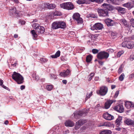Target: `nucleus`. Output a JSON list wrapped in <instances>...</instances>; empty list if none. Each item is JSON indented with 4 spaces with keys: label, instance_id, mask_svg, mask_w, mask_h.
Masks as SVG:
<instances>
[{
    "label": "nucleus",
    "instance_id": "52",
    "mask_svg": "<svg viewBox=\"0 0 134 134\" xmlns=\"http://www.w3.org/2000/svg\"><path fill=\"white\" fill-rule=\"evenodd\" d=\"M51 77H52L54 79H56L57 78V76L56 75H54L53 74H52L51 75Z\"/></svg>",
    "mask_w": 134,
    "mask_h": 134
},
{
    "label": "nucleus",
    "instance_id": "44",
    "mask_svg": "<svg viewBox=\"0 0 134 134\" xmlns=\"http://www.w3.org/2000/svg\"><path fill=\"white\" fill-rule=\"evenodd\" d=\"M39 26L38 24L37 23H34L33 25V27L34 29L35 27L37 28L39 26Z\"/></svg>",
    "mask_w": 134,
    "mask_h": 134
},
{
    "label": "nucleus",
    "instance_id": "49",
    "mask_svg": "<svg viewBox=\"0 0 134 134\" xmlns=\"http://www.w3.org/2000/svg\"><path fill=\"white\" fill-rule=\"evenodd\" d=\"M131 23L132 25L134 27V19H132L131 20Z\"/></svg>",
    "mask_w": 134,
    "mask_h": 134
},
{
    "label": "nucleus",
    "instance_id": "50",
    "mask_svg": "<svg viewBox=\"0 0 134 134\" xmlns=\"http://www.w3.org/2000/svg\"><path fill=\"white\" fill-rule=\"evenodd\" d=\"M134 77V74H131L129 76V78L130 79H131L133 78Z\"/></svg>",
    "mask_w": 134,
    "mask_h": 134
},
{
    "label": "nucleus",
    "instance_id": "22",
    "mask_svg": "<svg viewBox=\"0 0 134 134\" xmlns=\"http://www.w3.org/2000/svg\"><path fill=\"white\" fill-rule=\"evenodd\" d=\"M59 28L64 29L66 27V25L65 23L62 21H58Z\"/></svg>",
    "mask_w": 134,
    "mask_h": 134
},
{
    "label": "nucleus",
    "instance_id": "23",
    "mask_svg": "<svg viewBox=\"0 0 134 134\" xmlns=\"http://www.w3.org/2000/svg\"><path fill=\"white\" fill-rule=\"evenodd\" d=\"M122 5L123 6L126 7L129 9H131L133 7L131 3L129 2L123 4Z\"/></svg>",
    "mask_w": 134,
    "mask_h": 134
},
{
    "label": "nucleus",
    "instance_id": "15",
    "mask_svg": "<svg viewBox=\"0 0 134 134\" xmlns=\"http://www.w3.org/2000/svg\"><path fill=\"white\" fill-rule=\"evenodd\" d=\"M86 122V121L85 120H79L78 121L76 122V125H77V126H76V129H77L80 126L82 125L83 124Z\"/></svg>",
    "mask_w": 134,
    "mask_h": 134
},
{
    "label": "nucleus",
    "instance_id": "43",
    "mask_svg": "<svg viewBox=\"0 0 134 134\" xmlns=\"http://www.w3.org/2000/svg\"><path fill=\"white\" fill-rule=\"evenodd\" d=\"M39 28L40 29L41 34H43L44 32L45 29L43 27L40 26L39 27Z\"/></svg>",
    "mask_w": 134,
    "mask_h": 134
},
{
    "label": "nucleus",
    "instance_id": "41",
    "mask_svg": "<svg viewBox=\"0 0 134 134\" xmlns=\"http://www.w3.org/2000/svg\"><path fill=\"white\" fill-rule=\"evenodd\" d=\"M94 73H92L90 74V75L88 76L89 78L88 80L89 81H90L91 80L93 76H94Z\"/></svg>",
    "mask_w": 134,
    "mask_h": 134
},
{
    "label": "nucleus",
    "instance_id": "42",
    "mask_svg": "<svg viewBox=\"0 0 134 134\" xmlns=\"http://www.w3.org/2000/svg\"><path fill=\"white\" fill-rule=\"evenodd\" d=\"M123 69V67H122V65H121L119 67L118 70V72L119 73H121Z\"/></svg>",
    "mask_w": 134,
    "mask_h": 134
},
{
    "label": "nucleus",
    "instance_id": "62",
    "mask_svg": "<svg viewBox=\"0 0 134 134\" xmlns=\"http://www.w3.org/2000/svg\"><path fill=\"white\" fill-rule=\"evenodd\" d=\"M8 123V120H6L4 122V124L6 125H7Z\"/></svg>",
    "mask_w": 134,
    "mask_h": 134
},
{
    "label": "nucleus",
    "instance_id": "45",
    "mask_svg": "<svg viewBox=\"0 0 134 134\" xmlns=\"http://www.w3.org/2000/svg\"><path fill=\"white\" fill-rule=\"evenodd\" d=\"M99 51L98 50L96 49H93L92 50V52L93 54H96Z\"/></svg>",
    "mask_w": 134,
    "mask_h": 134
},
{
    "label": "nucleus",
    "instance_id": "10",
    "mask_svg": "<svg viewBox=\"0 0 134 134\" xmlns=\"http://www.w3.org/2000/svg\"><path fill=\"white\" fill-rule=\"evenodd\" d=\"M39 27H40V26H39L37 28L35 27V29L36 33L34 30H32L31 31V33L32 35L34 40L36 39L37 37V35L36 33L41 34L40 29L39 28Z\"/></svg>",
    "mask_w": 134,
    "mask_h": 134
},
{
    "label": "nucleus",
    "instance_id": "29",
    "mask_svg": "<svg viewBox=\"0 0 134 134\" xmlns=\"http://www.w3.org/2000/svg\"><path fill=\"white\" fill-rule=\"evenodd\" d=\"M118 11L119 12L121 13V14H123L126 12L125 9L124 8L120 7H119L118 9Z\"/></svg>",
    "mask_w": 134,
    "mask_h": 134
},
{
    "label": "nucleus",
    "instance_id": "60",
    "mask_svg": "<svg viewBox=\"0 0 134 134\" xmlns=\"http://www.w3.org/2000/svg\"><path fill=\"white\" fill-rule=\"evenodd\" d=\"M116 87V86L115 85H112L111 86V88L112 89H113L114 88Z\"/></svg>",
    "mask_w": 134,
    "mask_h": 134
},
{
    "label": "nucleus",
    "instance_id": "56",
    "mask_svg": "<svg viewBox=\"0 0 134 134\" xmlns=\"http://www.w3.org/2000/svg\"><path fill=\"white\" fill-rule=\"evenodd\" d=\"M63 83L64 84H66L67 83V81L66 80H63L62 81Z\"/></svg>",
    "mask_w": 134,
    "mask_h": 134
},
{
    "label": "nucleus",
    "instance_id": "27",
    "mask_svg": "<svg viewBox=\"0 0 134 134\" xmlns=\"http://www.w3.org/2000/svg\"><path fill=\"white\" fill-rule=\"evenodd\" d=\"M122 118L121 116H119L116 119L115 121V123L117 125L119 126L121 122Z\"/></svg>",
    "mask_w": 134,
    "mask_h": 134
},
{
    "label": "nucleus",
    "instance_id": "53",
    "mask_svg": "<svg viewBox=\"0 0 134 134\" xmlns=\"http://www.w3.org/2000/svg\"><path fill=\"white\" fill-rule=\"evenodd\" d=\"M25 86L24 85H21L20 86V89L21 90H22L25 88Z\"/></svg>",
    "mask_w": 134,
    "mask_h": 134
},
{
    "label": "nucleus",
    "instance_id": "64",
    "mask_svg": "<svg viewBox=\"0 0 134 134\" xmlns=\"http://www.w3.org/2000/svg\"><path fill=\"white\" fill-rule=\"evenodd\" d=\"M36 80L37 81L39 79V77L38 76H36L35 77Z\"/></svg>",
    "mask_w": 134,
    "mask_h": 134
},
{
    "label": "nucleus",
    "instance_id": "28",
    "mask_svg": "<svg viewBox=\"0 0 134 134\" xmlns=\"http://www.w3.org/2000/svg\"><path fill=\"white\" fill-rule=\"evenodd\" d=\"M109 3H113L115 5L119 4V2L116 0H106Z\"/></svg>",
    "mask_w": 134,
    "mask_h": 134
},
{
    "label": "nucleus",
    "instance_id": "9",
    "mask_svg": "<svg viewBox=\"0 0 134 134\" xmlns=\"http://www.w3.org/2000/svg\"><path fill=\"white\" fill-rule=\"evenodd\" d=\"M87 112L85 111H81L75 112L74 113L75 118L77 119L81 116H84L86 115Z\"/></svg>",
    "mask_w": 134,
    "mask_h": 134
},
{
    "label": "nucleus",
    "instance_id": "7",
    "mask_svg": "<svg viewBox=\"0 0 134 134\" xmlns=\"http://www.w3.org/2000/svg\"><path fill=\"white\" fill-rule=\"evenodd\" d=\"M73 18L74 20H76L78 24L83 23L82 19L80 17V15L78 13H75L73 15Z\"/></svg>",
    "mask_w": 134,
    "mask_h": 134
},
{
    "label": "nucleus",
    "instance_id": "11",
    "mask_svg": "<svg viewBox=\"0 0 134 134\" xmlns=\"http://www.w3.org/2000/svg\"><path fill=\"white\" fill-rule=\"evenodd\" d=\"M103 117L106 120H111L114 118L113 116L108 114V113H104L103 115Z\"/></svg>",
    "mask_w": 134,
    "mask_h": 134
},
{
    "label": "nucleus",
    "instance_id": "57",
    "mask_svg": "<svg viewBox=\"0 0 134 134\" xmlns=\"http://www.w3.org/2000/svg\"><path fill=\"white\" fill-rule=\"evenodd\" d=\"M108 50V51L109 52H114L113 49H109Z\"/></svg>",
    "mask_w": 134,
    "mask_h": 134
},
{
    "label": "nucleus",
    "instance_id": "13",
    "mask_svg": "<svg viewBox=\"0 0 134 134\" xmlns=\"http://www.w3.org/2000/svg\"><path fill=\"white\" fill-rule=\"evenodd\" d=\"M70 72L69 70H67L66 71H64L60 74V75L61 76L65 77L70 75Z\"/></svg>",
    "mask_w": 134,
    "mask_h": 134
},
{
    "label": "nucleus",
    "instance_id": "31",
    "mask_svg": "<svg viewBox=\"0 0 134 134\" xmlns=\"http://www.w3.org/2000/svg\"><path fill=\"white\" fill-rule=\"evenodd\" d=\"M103 6V7L106 8L105 9H107L108 10H110V8L111 7V5L110 4H107L106 3H104L102 5Z\"/></svg>",
    "mask_w": 134,
    "mask_h": 134
},
{
    "label": "nucleus",
    "instance_id": "5",
    "mask_svg": "<svg viewBox=\"0 0 134 134\" xmlns=\"http://www.w3.org/2000/svg\"><path fill=\"white\" fill-rule=\"evenodd\" d=\"M99 15L100 16L105 17L108 16V12L107 9L98 8L97 9Z\"/></svg>",
    "mask_w": 134,
    "mask_h": 134
},
{
    "label": "nucleus",
    "instance_id": "21",
    "mask_svg": "<svg viewBox=\"0 0 134 134\" xmlns=\"http://www.w3.org/2000/svg\"><path fill=\"white\" fill-rule=\"evenodd\" d=\"M65 125L66 126L72 127L74 125V123L70 120L67 121L65 123Z\"/></svg>",
    "mask_w": 134,
    "mask_h": 134
},
{
    "label": "nucleus",
    "instance_id": "16",
    "mask_svg": "<svg viewBox=\"0 0 134 134\" xmlns=\"http://www.w3.org/2000/svg\"><path fill=\"white\" fill-rule=\"evenodd\" d=\"M105 22L108 26H112L114 24V21L109 19H106Z\"/></svg>",
    "mask_w": 134,
    "mask_h": 134
},
{
    "label": "nucleus",
    "instance_id": "6",
    "mask_svg": "<svg viewBox=\"0 0 134 134\" xmlns=\"http://www.w3.org/2000/svg\"><path fill=\"white\" fill-rule=\"evenodd\" d=\"M103 28V25L100 23L95 24L91 28V29L93 31L100 30L102 29Z\"/></svg>",
    "mask_w": 134,
    "mask_h": 134
},
{
    "label": "nucleus",
    "instance_id": "24",
    "mask_svg": "<svg viewBox=\"0 0 134 134\" xmlns=\"http://www.w3.org/2000/svg\"><path fill=\"white\" fill-rule=\"evenodd\" d=\"M126 123L128 125H134V121L130 119H127L125 120Z\"/></svg>",
    "mask_w": 134,
    "mask_h": 134
},
{
    "label": "nucleus",
    "instance_id": "40",
    "mask_svg": "<svg viewBox=\"0 0 134 134\" xmlns=\"http://www.w3.org/2000/svg\"><path fill=\"white\" fill-rule=\"evenodd\" d=\"M40 60L41 62L43 63L46 62L47 61V59L44 58H41L40 59Z\"/></svg>",
    "mask_w": 134,
    "mask_h": 134
},
{
    "label": "nucleus",
    "instance_id": "1",
    "mask_svg": "<svg viewBox=\"0 0 134 134\" xmlns=\"http://www.w3.org/2000/svg\"><path fill=\"white\" fill-rule=\"evenodd\" d=\"M12 78L15 80L18 84H20L23 82L24 78L19 74L14 72L12 75Z\"/></svg>",
    "mask_w": 134,
    "mask_h": 134
},
{
    "label": "nucleus",
    "instance_id": "18",
    "mask_svg": "<svg viewBox=\"0 0 134 134\" xmlns=\"http://www.w3.org/2000/svg\"><path fill=\"white\" fill-rule=\"evenodd\" d=\"M120 22L121 24L126 27L128 26V24L127 21L125 19H120Z\"/></svg>",
    "mask_w": 134,
    "mask_h": 134
},
{
    "label": "nucleus",
    "instance_id": "38",
    "mask_svg": "<svg viewBox=\"0 0 134 134\" xmlns=\"http://www.w3.org/2000/svg\"><path fill=\"white\" fill-rule=\"evenodd\" d=\"M3 81L2 80H0V85L1 86L4 88L6 89L7 87L3 85Z\"/></svg>",
    "mask_w": 134,
    "mask_h": 134
},
{
    "label": "nucleus",
    "instance_id": "61",
    "mask_svg": "<svg viewBox=\"0 0 134 134\" xmlns=\"http://www.w3.org/2000/svg\"><path fill=\"white\" fill-rule=\"evenodd\" d=\"M25 21H21V23L22 24H25Z\"/></svg>",
    "mask_w": 134,
    "mask_h": 134
},
{
    "label": "nucleus",
    "instance_id": "14",
    "mask_svg": "<svg viewBox=\"0 0 134 134\" xmlns=\"http://www.w3.org/2000/svg\"><path fill=\"white\" fill-rule=\"evenodd\" d=\"M114 108L115 110L120 113L122 112L124 110L123 107L122 105H117Z\"/></svg>",
    "mask_w": 134,
    "mask_h": 134
},
{
    "label": "nucleus",
    "instance_id": "34",
    "mask_svg": "<svg viewBox=\"0 0 134 134\" xmlns=\"http://www.w3.org/2000/svg\"><path fill=\"white\" fill-rule=\"evenodd\" d=\"M125 75L124 73H122L119 77V80L121 81H122L124 78Z\"/></svg>",
    "mask_w": 134,
    "mask_h": 134
},
{
    "label": "nucleus",
    "instance_id": "8",
    "mask_svg": "<svg viewBox=\"0 0 134 134\" xmlns=\"http://www.w3.org/2000/svg\"><path fill=\"white\" fill-rule=\"evenodd\" d=\"M108 91V89L107 87L105 86H102L100 87L98 92H97V93L100 95L104 96L107 94Z\"/></svg>",
    "mask_w": 134,
    "mask_h": 134
},
{
    "label": "nucleus",
    "instance_id": "35",
    "mask_svg": "<svg viewBox=\"0 0 134 134\" xmlns=\"http://www.w3.org/2000/svg\"><path fill=\"white\" fill-rule=\"evenodd\" d=\"M92 92H91L89 93H87L86 96V98L85 99L86 100H87L92 95Z\"/></svg>",
    "mask_w": 134,
    "mask_h": 134
},
{
    "label": "nucleus",
    "instance_id": "47",
    "mask_svg": "<svg viewBox=\"0 0 134 134\" xmlns=\"http://www.w3.org/2000/svg\"><path fill=\"white\" fill-rule=\"evenodd\" d=\"M119 91H117L115 93V95L114 96V98H117L119 94Z\"/></svg>",
    "mask_w": 134,
    "mask_h": 134
},
{
    "label": "nucleus",
    "instance_id": "39",
    "mask_svg": "<svg viewBox=\"0 0 134 134\" xmlns=\"http://www.w3.org/2000/svg\"><path fill=\"white\" fill-rule=\"evenodd\" d=\"M16 8L15 7L13 8L12 9H10V12L12 13V14L16 13Z\"/></svg>",
    "mask_w": 134,
    "mask_h": 134
},
{
    "label": "nucleus",
    "instance_id": "59",
    "mask_svg": "<svg viewBox=\"0 0 134 134\" xmlns=\"http://www.w3.org/2000/svg\"><path fill=\"white\" fill-rule=\"evenodd\" d=\"M18 35L17 34H15L14 35V37L15 38H17L18 37Z\"/></svg>",
    "mask_w": 134,
    "mask_h": 134
},
{
    "label": "nucleus",
    "instance_id": "58",
    "mask_svg": "<svg viewBox=\"0 0 134 134\" xmlns=\"http://www.w3.org/2000/svg\"><path fill=\"white\" fill-rule=\"evenodd\" d=\"M17 64V63L16 62V63H15L14 64H12V65L14 67V66H16Z\"/></svg>",
    "mask_w": 134,
    "mask_h": 134
},
{
    "label": "nucleus",
    "instance_id": "17",
    "mask_svg": "<svg viewBox=\"0 0 134 134\" xmlns=\"http://www.w3.org/2000/svg\"><path fill=\"white\" fill-rule=\"evenodd\" d=\"M125 107L127 109H129L131 108L134 107V104L132 102H127L125 103Z\"/></svg>",
    "mask_w": 134,
    "mask_h": 134
},
{
    "label": "nucleus",
    "instance_id": "25",
    "mask_svg": "<svg viewBox=\"0 0 134 134\" xmlns=\"http://www.w3.org/2000/svg\"><path fill=\"white\" fill-rule=\"evenodd\" d=\"M112 132L109 130H104L100 132V134H111Z\"/></svg>",
    "mask_w": 134,
    "mask_h": 134
},
{
    "label": "nucleus",
    "instance_id": "36",
    "mask_svg": "<svg viewBox=\"0 0 134 134\" xmlns=\"http://www.w3.org/2000/svg\"><path fill=\"white\" fill-rule=\"evenodd\" d=\"M124 53V52L122 51L119 52L117 53V57H120V56Z\"/></svg>",
    "mask_w": 134,
    "mask_h": 134
},
{
    "label": "nucleus",
    "instance_id": "48",
    "mask_svg": "<svg viewBox=\"0 0 134 134\" xmlns=\"http://www.w3.org/2000/svg\"><path fill=\"white\" fill-rule=\"evenodd\" d=\"M130 59L131 61H132L134 59V54L131 55L130 57Z\"/></svg>",
    "mask_w": 134,
    "mask_h": 134
},
{
    "label": "nucleus",
    "instance_id": "51",
    "mask_svg": "<svg viewBox=\"0 0 134 134\" xmlns=\"http://www.w3.org/2000/svg\"><path fill=\"white\" fill-rule=\"evenodd\" d=\"M86 1H87L88 3H87V4H90V2H95V0H86Z\"/></svg>",
    "mask_w": 134,
    "mask_h": 134
},
{
    "label": "nucleus",
    "instance_id": "63",
    "mask_svg": "<svg viewBox=\"0 0 134 134\" xmlns=\"http://www.w3.org/2000/svg\"><path fill=\"white\" fill-rule=\"evenodd\" d=\"M98 62L101 65H102L103 64V62H102L99 61Z\"/></svg>",
    "mask_w": 134,
    "mask_h": 134
},
{
    "label": "nucleus",
    "instance_id": "20",
    "mask_svg": "<svg viewBox=\"0 0 134 134\" xmlns=\"http://www.w3.org/2000/svg\"><path fill=\"white\" fill-rule=\"evenodd\" d=\"M45 4L46 6L49 9H53L55 7V5L54 4H50L49 3H46Z\"/></svg>",
    "mask_w": 134,
    "mask_h": 134
},
{
    "label": "nucleus",
    "instance_id": "19",
    "mask_svg": "<svg viewBox=\"0 0 134 134\" xmlns=\"http://www.w3.org/2000/svg\"><path fill=\"white\" fill-rule=\"evenodd\" d=\"M58 21L54 22L52 24V28L53 29H56L59 28Z\"/></svg>",
    "mask_w": 134,
    "mask_h": 134
},
{
    "label": "nucleus",
    "instance_id": "33",
    "mask_svg": "<svg viewBox=\"0 0 134 134\" xmlns=\"http://www.w3.org/2000/svg\"><path fill=\"white\" fill-rule=\"evenodd\" d=\"M111 36L113 38H115L118 36L117 33L114 32H112L111 34Z\"/></svg>",
    "mask_w": 134,
    "mask_h": 134
},
{
    "label": "nucleus",
    "instance_id": "55",
    "mask_svg": "<svg viewBox=\"0 0 134 134\" xmlns=\"http://www.w3.org/2000/svg\"><path fill=\"white\" fill-rule=\"evenodd\" d=\"M115 129H116V130L117 131H120L121 130V129L119 127H118L116 128Z\"/></svg>",
    "mask_w": 134,
    "mask_h": 134
},
{
    "label": "nucleus",
    "instance_id": "46",
    "mask_svg": "<svg viewBox=\"0 0 134 134\" xmlns=\"http://www.w3.org/2000/svg\"><path fill=\"white\" fill-rule=\"evenodd\" d=\"M104 1V0H95V2L96 3L98 4H100L102 3Z\"/></svg>",
    "mask_w": 134,
    "mask_h": 134
},
{
    "label": "nucleus",
    "instance_id": "26",
    "mask_svg": "<svg viewBox=\"0 0 134 134\" xmlns=\"http://www.w3.org/2000/svg\"><path fill=\"white\" fill-rule=\"evenodd\" d=\"M60 51L58 50L55 53L54 55H52L50 56L52 58H57L58 57H59L60 55Z\"/></svg>",
    "mask_w": 134,
    "mask_h": 134
},
{
    "label": "nucleus",
    "instance_id": "30",
    "mask_svg": "<svg viewBox=\"0 0 134 134\" xmlns=\"http://www.w3.org/2000/svg\"><path fill=\"white\" fill-rule=\"evenodd\" d=\"M77 3L79 4H87V3H88L86 0H78L77 2Z\"/></svg>",
    "mask_w": 134,
    "mask_h": 134
},
{
    "label": "nucleus",
    "instance_id": "4",
    "mask_svg": "<svg viewBox=\"0 0 134 134\" xmlns=\"http://www.w3.org/2000/svg\"><path fill=\"white\" fill-rule=\"evenodd\" d=\"M109 55V54L105 52H99L97 55L98 58L100 59H107Z\"/></svg>",
    "mask_w": 134,
    "mask_h": 134
},
{
    "label": "nucleus",
    "instance_id": "12",
    "mask_svg": "<svg viewBox=\"0 0 134 134\" xmlns=\"http://www.w3.org/2000/svg\"><path fill=\"white\" fill-rule=\"evenodd\" d=\"M116 100H107L105 104V108L106 109H108L110 107L111 104L113 102H115Z\"/></svg>",
    "mask_w": 134,
    "mask_h": 134
},
{
    "label": "nucleus",
    "instance_id": "54",
    "mask_svg": "<svg viewBox=\"0 0 134 134\" xmlns=\"http://www.w3.org/2000/svg\"><path fill=\"white\" fill-rule=\"evenodd\" d=\"M90 16L92 18H95L96 17V15L94 14H90Z\"/></svg>",
    "mask_w": 134,
    "mask_h": 134
},
{
    "label": "nucleus",
    "instance_id": "37",
    "mask_svg": "<svg viewBox=\"0 0 134 134\" xmlns=\"http://www.w3.org/2000/svg\"><path fill=\"white\" fill-rule=\"evenodd\" d=\"M53 87V86L51 85H48L47 86L46 88L48 91H51Z\"/></svg>",
    "mask_w": 134,
    "mask_h": 134
},
{
    "label": "nucleus",
    "instance_id": "2",
    "mask_svg": "<svg viewBox=\"0 0 134 134\" xmlns=\"http://www.w3.org/2000/svg\"><path fill=\"white\" fill-rule=\"evenodd\" d=\"M61 8L68 10H72L74 8V6L71 2L64 3L60 4Z\"/></svg>",
    "mask_w": 134,
    "mask_h": 134
},
{
    "label": "nucleus",
    "instance_id": "32",
    "mask_svg": "<svg viewBox=\"0 0 134 134\" xmlns=\"http://www.w3.org/2000/svg\"><path fill=\"white\" fill-rule=\"evenodd\" d=\"M92 56L91 55H89L87 56L86 58V61L87 62H89L92 60Z\"/></svg>",
    "mask_w": 134,
    "mask_h": 134
},
{
    "label": "nucleus",
    "instance_id": "3",
    "mask_svg": "<svg viewBox=\"0 0 134 134\" xmlns=\"http://www.w3.org/2000/svg\"><path fill=\"white\" fill-rule=\"evenodd\" d=\"M121 46L129 49H131L134 47V43L131 41H125L121 44Z\"/></svg>",
    "mask_w": 134,
    "mask_h": 134
}]
</instances>
